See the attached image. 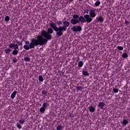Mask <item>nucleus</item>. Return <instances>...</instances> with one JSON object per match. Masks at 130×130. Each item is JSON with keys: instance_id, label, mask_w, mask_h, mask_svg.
Masks as SVG:
<instances>
[{"instance_id": "nucleus-1", "label": "nucleus", "mask_w": 130, "mask_h": 130, "mask_svg": "<svg viewBox=\"0 0 130 130\" xmlns=\"http://www.w3.org/2000/svg\"><path fill=\"white\" fill-rule=\"evenodd\" d=\"M53 33V30L52 28H49L48 29V32L43 31L41 33V35H39L37 36L35 39H32L29 45V47L25 45L24 46V49L25 50H29L32 48H34L35 46H38V45H45L47 43L48 40H51L52 38V36L50 34Z\"/></svg>"}, {"instance_id": "nucleus-2", "label": "nucleus", "mask_w": 130, "mask_h": 130, "mask_svg": "<svg viewBox=\"0 0 130 130\" xmlns=\"http://www.w3.org/2000/svg\"><path fill=\"white\" fill-rule=\"evenodd\" d=\"M63 24V26H59V27H56V24L53 23H50L51 28H52L53 30L55 31V32H57L56 34L57 35V36H62L63 32L67 31V28L70 26V23L68 21H64Z\"/></svg>"}, {"instance_id": "nucleus-3", "label": "nucleus", "mask_w": 130, "mask_h": 130, "mask_svg": "<svg viewBox=\"0 0 130 130\" xmlns=\"http://www.w3.org/2000/svg\"><path fill=\"white\" fill-rule=\"evenodd\" d=\"M72 30L73 32H80V31H82V27L80 26H74L72 27Z\"/></svg>"}, {"instance_id": "nucleus-4", "label": "nucleus", "mask_w": 130, "mask_h": 130, "mask_svg": "<svg viewBox=\"0 0 130 130\" xmlns=\"http://www.w3.org/2000/svg\"><path fill=\"white\" fill-rule=\"evenodd\" d=\"M9 47L10 48H14V50L19 49V46H18V44L10 43Z\"/></svg>"}, {"instance_id": "nucleus-5", "label": "nucleus", "mask_w": 130, "mask_h": 130, "mask_svg": "<svg viewBox=\"0 0 130 130\" xmlns=\"http://www.w3.org/2000/svg\"><path fill=\"white\" fill-rule=\"evenodd\" d=\"M95 12H96V10L93 9H91L90 11H89L90 17H96Z\"/></svg>"}, {"instance_id": "nucleus-6", "label": "nucleus", "mask_w": 130, "mask_h": 130, "mask_svg": "<svg viewBox=\"0 0 130 130\" xmlns=\"http://www.w3.org/2000/svg\"><path fill=\"white\" fill-rule=\"evenodd\" d=\"M71 23L73 24V25H76L77 23H79V20L76 19H72L71 21Z\"/></svg>"}, {"instance_id": "nucleus-7", "label": "nucleus", "mask_w": 130, "mask_h": 130, "mask_svg": "<svg viewBox=\"0 0 130 130\" xmlns=\"http://www.w3.org/2000/svg\"><path fill=\"white\" fill-rule=\"evenodd\" d=\"M105 106V104L103 102H100L98 105V107L101 108V109H103V107Z\"/></svg>"}, {"instance_id": "nucleus-8", "label": "nucleus", "mask_w": 130, "mask_h": 130, "mask_svg": "<svg viewBox=\"0 0 130 130\" xmlns=\"http://www.w3.org/2000/svg\"><path fill=\"white\" fill-rule=\"evenodd\" d=\"M17 92L16 91H14L11 95V98L12 99H15V97H16V95L17 94Z\"/></svg>"}, {"instance_id": "nucleus-9", "label": "nucleus", "mask_w": 130, "mask_h": 130, "mask_svg": "<svg viewBox=\"0 0 130 130\" xmlns=\"http://www.w3.org/2000/svg\"><path fill=\"white\" fill-rule=\"evenodd\" d=\"M95 108L93 107L92 106H89V110L90 112H94L95 111Z\"/></svg>"}, {"instance_id": "nucleus-10", "label": "nucleus", "mask_w": 130, "mask_h": 130, "mask_svg": "<svg viewBox=\"0 0 130 130\" xmlns=\"http://www.w3.org/2000/svg\"><path fill=\"white\" fill-rule=\"evenodd\" d=\"M12 51V50L10 48H7L5 50V52L6 54H10V53Z\"/></svg>"}, {"instance_id": "nucleus-11", "label": "nucleus", "mask_w": 130, "mask_h": 130, "mask_svg": "<svg viewBox=\"0 0 130 130\" xmlns=\"http://www.w3.org/2000/svg\"><path fill=\"white\" fill-rule=\"evenodd\" d=\"M78 66L79 68H82V67L84 66V62H83L82 61H79Z\"/></svg>"}, {"instance_id": "nucleus-12", "label": "nucleus", "mask_w": 130, "mask_h": 130, "mask_svg": "<svg viewBox=\"0 0 130 130\" xmlns=\"http://www.w3.org/2000/svg\"><path fill=\"white\" fill-rule=\"evenodd\" d=\"M85 19L86 20L87 22L90 23V22H92V18H90L89 17H85Z\"/></svg>"}, {"instance_id": "nucleus-13", "label": "nucleus", "mask_w": 130, "mask_h": 130, "mask_svg": "<svg viewBox=\"0 0 130 130\" xmlns=\"http://www.w3.org/2000/svg\"><path fill=\"white\" fill-rule=\"evenodd\" d=\"M19 53V51L18 50H14L12 51V54L13 55H17Z\"/></svg>"}, {"instance_id": "nucleus-14", "label": "nucleus", "mask_w": 130, "mask_h": 130, "mask_svg": "<svg viewBox=\"0 0 130 130\" xmlns=\"http://www.w3.org/2000/svg\"><path fill=\"white\" fill-rule=\"evenodd\" d=\"M128 57V55L126 52L123 53L122 55V57H123V58H126V57Z\"/></svg>"}, {"instance_id": "nucleus-15", "label": "nucleus", "mask_w": 130, "mask_h": 130, "mask_svg": "<svg viewBox=\"0 0 130 130\" xmlns=\"http://www.w3.org/2000/svg\"><path fill=\"white\" fill-rule=\"evenodd\" d=\"M49 106V104L47 103H44L43 104V107L45 108L46 109L47 108V107Z\"/></svg>"}, {"instance_id": "nucleus-16", "label": "nucleus", "mask_w": 130, "mask_h": 130, "mask_svg": "<svg viewBox=\"0 0 130 130\" xmlns=\"http://www.w3.org/2000/svg\"><path fill=\"white\" fill-rule=\"evenodd\" d=\"M128 123V121L127 120H123V121L122 122V124L123 125H126Z\"/></svg>"}, {"instance_id": "nucleus-17", "label": "nucleus", "mask_w": 130, "mask_h": 130, "mask_svg": "<svg viewBox=\"0 0 130 130\" xmlns=\"http://www.w3.org/2000/svg\"><path fill=\"white\" fill-rule=\"evenodd\" d=\"M79 21H81L83 23H84V22H86V19H85L84 17H79Z\"/></svg>"}, {"instance_id": "nucleus-18", "label": "nucleus", "mask_w": 130, "mask_h": 130, "mask_svg": "<svg viewBox=\"0 0 130 130\" xmlns=\"http://www.w3.org/2000/svg\"><path fill=\"white\" fill-rule=\"evenodd\" d=\"M82 75H83V76H89V73H88V71H82Z\"/></svg>"}, {"instance_id": "nucleus-19", "label": "nucleus", "mask_w": 130, "mask_h": 130, "mask_svg": "<svg viewBox=\"0 0 130 130\" xmlns=\"http://www.w3.org/2000/svg\"><path fill=\"white\" fill-rule=\"evenodd\" d=\"M100 4H101V2L99 1H97L94 4V6H95V7H98V6H100Z\"/></svg>"}, {"instance_id": "nucleus-20", "label": "nucleus", "mask_w": 130, "mask_h": 130, "mask_svg": "<svg viewBox=\"0 0 130 130\" xmlns=\"http://www.w3.org/2000/svg\"><path fill=\"white\" fill-rule=\"evenodd\" d=\"M25 44H26V45H24L23 46V48H24V46L25 45H26L27 46H28L29 47H30V44H31V43H29V41H25Z\"/></svg>"}, {"instance_id": "nucleus-21", "label": "nucleus", "mask_w": 130, "mask_h": 130, "mask_svg": "<svg viewBox=\"0 0 130 130\" xmlns=\"http://www.w3.org/2000/svg\"><path fill=\"white\" fill-rule=\"evenodd\" d=\"M39 80L40 81V82H43V81H44V79H43V77H42V76H39Z\"/></svg>"}, {"instance_id": "nucleus-22", "label": "nucleus", "mask_w": 130, "mask_h": 130, "mask_svg": "<svg viewBox=\"0 0 130 130\" xmlns=\"http://www.w3.org/2000/svg\"><path fill=\"white\" fill-rule=\"evenodd\" d=\"M46 110V109L45 108H44V107H42L40 109V112H44V111H45Z\"/></svg>"}, {"instance_id": "nucleus-23", "label": "nucleus", "mask_w": 130, "mask_h": 130, "mask_svg": "<svg viewBox=\"0 0 130 130\" xmlns=\"http://www.w3.org/2000/svg\"><path fill=\"white\" fill-rule=\"evenodd\" d=\"M57 130H62V126L60 125H58L56 127Z\"/></svg>"}, {"instance_id": "nucleus-24", "label": "nucleus", "mask_w": 130, "mask_h": 130, "mask_svg": "<svg viewBox=\"0 0 130 130\" xmlns=\"http://www.w3.org/2000/svg\"><path fill=\"white\" fill-rule=\"evenodd\" d=\"M76 90L77 91H82V90H83V87L78 86L76 87Z\"/></svg>"}, {"instance_id": "nucleus-25", "label": "nucleus", "mask_w": 130, "mask_h": 130, "mask_svg": "<svg viewBox=\"0 0 130 130\" xmlns=\"http://www.w3.org/2000/svg\"><path fill=\"white\" fill-rule=\"evenodd\" d=\"M98 20L101 23H102V22H103V18L102 17H99L98 18Z\"/></svg>"}, {"instance_id": "nucleus-26", "label": "nucleus", "mask_w": 130, "mask_h": 130, "mask_svg": "<svg viewBox=\"0 0 130 130\" xmlns=\"http://www.w3.org/2000/svg\"><path fill=\"white\" fill-rule=\"evenodd\" d=\"M19 122L21 124H23L24 122H25V120H24L23 119H20L19 120Z\"/></svg>"}, {"instance_id": "nucleus-27", "label": "nucleus", "mask_w": 130, "mask_h": 130, "mask_svg": "<svg viewBox=\"0 0 130 130\" xmlns=\"http://www.w3.org/2000/svg\"><path fill=\"white\" fill-rule=\"evenodd\" d=\"M117 49H118V50H121V51H122L123 50V47L120 46H118L117 47Z\"/></svg>"}, {"instance_id": "nucleus-28", "label": "nucleus", "mask_w": 130, "mask_h": 130, "mask_svg": "<svg viewBox=\"0 0 130 130\" xmlns=\"http://www.w3.org/2000/svg\"><path fill=\"white\" fill-rule=\"evenodd\" d=\"M30 57H24V60H25L26 61H30Z\"/></svg>"}, {"instance_id": "nucleus-29", "label": "nucleus", "mask_w": 130, "mask_h": 130, "mask_svg": "<svg viewBox=\"0 0 130 130\" xmlns=\"http://www.w3.org/2000/svg\"><path fill=\"white\" fill-rule=\"evenodd\" d=\"M16 42L18 45H21V46H22V43L20 42V41H18L17 40H16Z\"/></svg>"}, {"instance_id": "nucleus-30", "label": "nucleus", "mask_w": 130, "mask_h": 130, "mask_svg": "<svg viewBox=\"0 0 130 130\" xmlns=\"http://www.w3.org/2000/svg\"><path fill=\"white\" fill-rule=\"evenodd\" d=\"M17 127H18V128L19 129H21V128H22V125H21L20 124H17Z\"/></svg>"}, {"instance_id": "nucleus-31", "label": "nucleus", "mask_w": 130, "mask_h": 130, "mask_svg": "<svg viewBox=\"0 0 130 130\" xmlns=\"http://www.w3.org/2000/svg\"><path fill=\"white\" fill-rule=\"evenodd\" d=\"M5 20L6 21V22H8V21H10V17H5Z\"/></svg>"}, {"instance_id": "nucleus-32", "label": "nucleus", "mask_w": 130, "mask_h": 130, "mask_svg": "<svg viewBox=\"0 0 130 130\" xmlns=\"http://www.w3.org/2000/svg\"><path fill=\"white\" fill-rule=\"evenodd\" d=\"M113 92L115 93H118V89L116 88H113Z\"/></svg>"}, {"instance_id": "nucleus-33", "label": "nucleus", "mask_w": 130, "mask_h": 130, "mask_svg": "<svg viewBox=\"0 0 130 130\" xmlns=\"http://www.w3.org/2000/svg\"><path fill=\"white\" fill-rule=\"evenodd\" d=\"M42 95H46V94H47V92H46V91H45V90H43L42 92Z\"/></svg>"}, {"instance_id": "nucleus-34", "label": "nucleus", "mask_w": 130, "mask_h": 130, "mask_svg": "<svg viewBox=\"0 0 130 130\" xmlns=\"http://www.w3.org/2000/svg\"><path fill=\"white\" fill-rule=\"evenodd\" d=\"M125 24H126V25H127V26H128L129 25V22L126 20L125 21Z\"/></svg>"}, {"instance_id": "nucleus-35", "label": "nucleus", "mask_w": 130, "mask_h": 130, "mask_svg": "<svg viewBox=\"0 0 130 130\" xmlns=\"http://www.w3.org/2000/svg\"><path fill=\"white\" fill-rule=\"evenodd\" d=\"M57 24L58 26H60V25H61V21H57Z\"/></svg>"}, {"instance_id": "nucleus-36", "label": "nucleus", "mask_w": 130, "mask_h": 130, "mask_svg": "<svg viewBox=\"0 0 130 130\" xmlns=\"http://www.w3.org/2000/svg\"><path fill=\"white\" fill-rule=\"evenodd\" d=\"M13 62L16 63V62H17V61H18V60H17L16 58H14L13 59Z\"/></svg>"}, {"instance_id": "nucleus-37", "label": "nucleus", "mask_w": 130, "mask_h": 130, "mask_svg": "<svg viewBox=\"0 0 130 130\" xmlns=\"http://www.w3.org/2000/svg\"><path fill=\"white\" fill-rule=\"evenodd\" d=\"M84 17H90V15H85Z\"/></svg>"}, {"instance_id": "nucleus-38", "label": "nucleus", "mask_w": 130, "mask_h": 130, "mask_svg": "<svg viewBox=\"0 0 130 130\" xmlns=\"http://www.w3.org/2000/svg\"><path fill=\"white\" fill-rule=\"evenodd\" d=\"M86 12L87 14H89V10L87 9Z\"/></svg>"}, {"instance_id": "nucleus-39", "label": "nucleus", "mask_w": 130, "mask_h": 130, "mask_svg": "<svg viewBox=\"0 0 130 130\" xmlns=\"http://www.w3.org/2000/svg\"><path fill=\"white\" fill-rule=\"evenodd\" d=\"M73 17H79L78 15H74Z\"/></svg>"}, {"instance_id": "nucleus-40", "label": "nucleus", "mask_w": 130, "mask_h": 130, "mask_svg": "<svg viewBox=\"0 0 130 130\" xmlns=\"http://www.w3.org/2000/svg\"><path fill=\"white\" fill-rule=\"evenodd\" d=\"M70 2H74V0H69Z\"/></svg>"}, {"instance_id": "nucleus-41", "label": "nucleus", "mask_w": 130, "mask_h": 130, "mask_svg": "<svg viewBox=\"0 0 130 130\" xmlns=\"http://www.w3.org/2000/svg\"><path fill=\"white\" fill-rule=\"evenodd\" d=\"M79 2H82V1H83V0H79Z\"/></svg>"}, {"instance_id": "nucleus-42", "label": "nucleus", "mask_w": 130, "mask_h": 130, "mask_svg": "<svg viewBox=\"0 0 130 130\" xmlns=\"http://www.w3.org/2000/svg\"><path fill=\"white\" fill-rule=\"evenodd\" d=\"M6 17H9L8 16H6Z\"/></svg>"}]
</instances>
